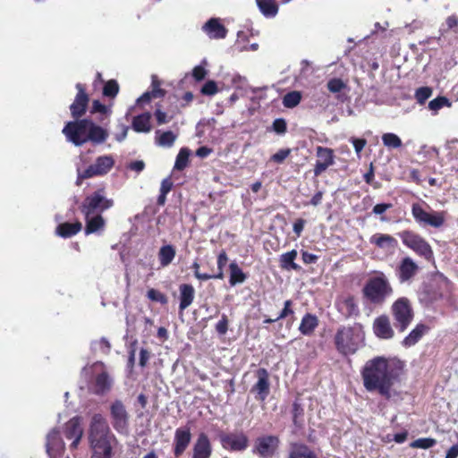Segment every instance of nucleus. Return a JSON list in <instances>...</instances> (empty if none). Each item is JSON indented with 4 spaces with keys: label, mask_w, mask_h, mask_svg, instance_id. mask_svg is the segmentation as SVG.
Returning <instances> with one entry per match:
<instances>
[{
    "label": "nucleus",
    "mask_w": 458,
    "mask_h": 458,
    "mask_svg": "<svg viewBox=\"0 0 458 458\" xmlns=\"http://www.w3.org/2000/svg\"><path fill=\"white\" fill-rule=\"evenodd\" d=\"M401 367L398 361L381 357L367 361L361 375L364 387L369 391H377L389 399L396 394L395 386L399 382Z\"/></svg>",
    "instance_id": "nucleus-1"
},
{
    "label": "nucleus",
    "mask_w": 458,
    "mask_h": 458,
    "mask_svg": "<svg viewBox=\"0 0 458 458\" xmlns=\"http://www.w3.org/2000/svg\"><path fill=\"white\" fill-rule=\"evenodd\" d=\"M90 458H114L118 440L101 414L91 417L89 428Z\"/></svg>",
    "instance_id": "nucleus-2"
},
{
    "label": "nucleus",
    "mask_w": 458,
    "mask_h": 458,
    "mask_svg": "<svg viewBox=\"0 0 458 458\" xmlns=\"http://www.w3.org/2000/svg\"><path fill=\"white\" fill-rule=\"evenodd\" d=\"M62 131L67 140L75 146H81L89 141L96 145L102 144L109 136L106 129L89 119L69 122Z\"/></svg>",
    "instance_id": "nucleus-3"
},
{
    "label": "nucleus",
    "mask_w": 458,
    "mask_h": 458,
    "mask_svg": "<svg viewBox=\"0 0 458 458\" xmlns=\"http://www.w3.org/2000/svg\"><path fill=\"white\" fill-rule=\"evenodd\" d=\"M364 339L361 327H343L338 329L335 336V344L337 350L343 354L354 353Z\"/></svg>",
    "instance_id": "nucleus-4"
},
{
    "label": "nucleus",
    "mask_w": 458,
    "mask_h": 458,
    "mask_svg": "<svg viewBox=\"0 0 458 458\" xmlns=\"http://www.w3.org/2000/svg\"><path fill=\"white\" fill-rule=\"evenodd\" d=\"M365 297L374 304H382L393 293V288L384 274L371 277L363 289Z\"/></svg>",
    "instance_id": "nucleus-5"
},
{
    "label": "nucleus",
    "mask_w": 458,
    "mask_h": 458,
    "mask_svg": "<svg viewBox=\"0 0 458 458\" xmlns=\"http://www.w3.org/2000/svg\"><path fill=\"white\" fill-rule=\"evenodd\" d=\"M114 163L115 161L112 155L99 156L96 158L94 163L89 165L84 171H81L80 168L77 169V184H80L81 181L83 179L107 174L114 167Z\"/></svg>",
    "instance_id": "nucleus-6"
},
{
    "label": "nucleus",
    "mask_w": 458,
    "mask_h": 458,
    "mask_svg": "<svg viewBox=\"0 0 458 458\" xmlns=\"http://www.w3.org/2000/svg\"><path fill=\"white\" fill-rule=\"evenodd\" d=\"M83 372L95 376L92 390L97 394H105L112 387L113 380L109 377L104 363L96 362L89 367H85Z\"/></svg>",
    "instance_id": "nucleus-7"
},
{
    "label": "nucleus",
    "mask_w": 458,
    "mask_h": 458,
    "mask_svg": "<svg viewBox=\"0 0 458 458\" xmlns=\"http://www.w3.org/2000/svg\"><path fill=\"white\" fill-rule=\"evenodd\" d=\"M114 205L112 199H107L104 190H98L87 196L81 205V212L84 216L101 213Z\"/></svg>",
    "instance_id": "nucleus-8"
},
{
    "label": "nucleus",
    "mask_w": 458,
    "mask_h": 458,
    "mask_svg": "<svg viewBox=\"0 0 458 458\" xmlns=\"http://www.w3.org/2000/svg\"><path fill=\"white\" fill-rule=\"evenodd\" d=\"M411 214L418 224L422 225H429L435 228L441 227L445 221V211L428 212L417 203L412 205Z\"/></svg>",
    "instance_id": "nucleus-9"
},
{
    "label": "nucleus",
    "mask_w": 458,
    "mask_h": 458,
    "mask_svg": "<svg viewBox=\"0 0 458 458\" xmlns=\"http://www.w3.org/2000/svg\"><path fill=\"white\" fill-rule=\"evenodd\" d=\"M110 419L113 428L119 434L128 435L130 416L122 401L115 400L111 403Z\"/></svg>",
    "instance_id": "nucleus-10"
},
{
    "label": "nucleus",
    "mask_w": 458,
    "mask_h": 458,
    "mask_svg": "<svg viewBox=\"0 0 458 458\" xmlns=\"http://www.w3.org/2000/svg\"><path fill=\"white\" fill-rule=\"evenodd\" d=\"M392 312L401 331H404L413 318L412 309L407 298L397 299L392 305Z\"/></svg>",
    "instance_id": "nucleus-11"
},
{
    "label": "nucleus",
    "mask_w": 458,
    "mask_h": 458,
    "mask_svg": "<svg viewBox=\"0 0 458 458\" xmlns=\"http://www.w3.org/2000/svg\"><path fill=\"white\" fill-rule=\"evenodd\" d=\"M404 245L413 250L417 254L429 259L433 251L429 244L419 234L410 231H404L400 234Z\"/></svg>",
    "instance_id": "nucleus-12"
},
{
    "label": "nucleus",
    "mask_w": 458,
    "mask_h": 458,
    "mask_svg": "<svg viewBox=\"0 0 458 458\" xmlns=\"http://www.w3.org/2000/svg\"><path fill=\"white\" fill-rule=\"evenodd\" d=\"M278 445V437L275 436H263L256 439L253 452L262 458H270L276 454Z\"/></svg>",
    "instance_id": "nucleus-13"
},
{
    "label": "nucleus",
    "mask_w": 458,
    "mask_h": 458,
    "mask_svg": "<svg viewBox=\"0 0 458 458\" xmlns=\"http://www.w3.org/2000/svg\"><path fill=\"white\" fill-rule=\"evenodd\" d=\"M221 444L225 449L242 452L249 446V438L242 432H232L221 437Z\"/></svg>",
    "instance_id": "nucleus-14"
},
{
    "label": "nucleus",
    "mask_w": 458,
    "mask_h": 458,
    "mask_svg": "<svg viewBox=\"0 0 458 458\" xmlns=\"http://www.w3.org/2000/svg\"><path fill=\"white\" fill-rule=\"evenodd\" d=\"M201 30L210 39H224L228 32L220 18H210L202 25Z\"/></svg>",
    "instance_id": "nucleus-15"
},
{
    "label": "nucleus",
    "mask_w": 458,
    "mask_h": 458,
    "mask_svg": "<svg viewBox=\"0 0 458 458\" xmlns=\"http://www.w3.org/2000/svg\"><path fill=\"white\" fill-rule=\"evenodd\" d=\"M191 440V429L188 427L178 428L174 432V454L181 456L187 449Z\"/></svg>",
    "instance_id": "nucleus-16"
},
{
    "label": "nucleus",
    "mask_w": 458,
    "mask_h": 458,
    "mask_svg": "<svg viewBox=\"0 0 458 458\" xmlns=\"http://www.w3.org/2000/svg\"><path fill=\"white\" fill-rule=\"evenodd\" d=\"M83 435L81 419L74 417L71 419L65 425L64 436L67 439L72 440L71 448L76 449Z\"/></svg>",
    "instance_id": "nucleus-17"
},
{
    "label": "nucleus",
    "mask_w": 458,
    "mask_h": 458,
    "mask_svg": "<svg viewBox=\"0 0 458 458\" xmlns=\"http://www.w3.org/2000/svg\"><path fill=\"white\" fill-rule=\"evenodd\" d=\"M317 157L318 160L314 168L316 176L321 174L334 164V152L331 148L319 146L317 148Z\"/></svg>",
    "instance_id": "nucleus-18"
},
{
    "label": "nucleus",
    "mask_w": 458,
    "mask_h": 458,
    "mask_svg": "<svg viewBox=\"0 0 458 458\" xmlns=\"http://www.w3.org/2000/svg\"><path fill=\"white\" fill-rule=\"evenodd\" d=\"M64 451V443L57 430L53 429L47 437V452L50 458H60Z\"/></svg>",
    "instance_id": "nucleus-19"
},
{
    "label": "nucleus",
    "mask_w": 458,
    "mask_h": 458,
    "mask_svg": "<svg viewBox=\"0 0 458 458\" xmlns=\"http://www.w3.org/2000/svg\"><path fill=\"white\" fill-rule=\"evenodd\" d=\"M327 89L335 95L336 100L344 103L348 99L350 89L347 81L340 78L329 79L327 82Z\"/></svg>",
    "instance_id": "nucleus-20"
},
{
    "label": "nucleus",
    "mask_w": 458,
    "mask_h": 458,
    "mask_svg": "<svg viewBox=\"0 0 458 458\" xmlns=\"http://www.w3.org/2000/svg\"><path fill=\"white\" fill-rule=\"evenodd\" d=\"M212 445L207 434L199 433L192 448L191 458H210Z\"/></svg>",
    "instance_id": "nucleus-21"
},
{
    "label": "nucleus",
    "mask_w": 458,
    "mask_h": 458,
    "mask_svg": "<svg viewBox=\"0 0 458 458\" xmlns=\"http://www.w3.org/2000/svg\"><path fill=\"white\" fill-rule=\"evenodd\" d=\"M76 89H78V93L73 103L70 106V110L72 115L75 118H78L84 114L89 103V97L81 83H77Z\"/></svg>",
    "instance_id": "nucleus-22"
},
{
    "label": "nucleus",
    "mask_w": 458,
    "mask_h": 458,
    "mask_svg": "<svg viewBox=\"0 0 458 458\" xmlns=\"http://www.w3.org/2000/svg\"><path fill=\"white\" fill-rule=\"evenodd\" d=\"M258 381L252 387V391L257 394V399L264 401L269 394V376L265 369H259L257 371Z\"/></svg>",
    "instance_id": "nucleus-23"
},
{
    "label": "nucleus",
    "mask_w": 458,
    "mask_h": 458,
    "mask_svg": "<svg viewBox=\"0 0 458 458\" xmlns=\"http://www.w3.org/2000/svg\"><path fill=\"white\" fill-rule=\"evenodd\" d=\"M375 335L382 339H390L394 336V330L390 320L386 316H381L375 319L373 324Z\"/></svg>",
    "instance_id": "nucleus-24"
},
{
    "label": "nucleus",
    "mask_w": 458,
    "mask_h": 458,
    "mask_svg": "<svg viewBox=\"0 0 458 458\" xmlns=\"http://www.w3.org/2000/svg\"><path fill=\"white\" fill-rule=\"evenodd\" d=\"M369 242L388 252H394L397 247L396 239L389 234L376 233L370 237Z\"/></svg>",
    "instance_id": "nucleus-25"
},
{
    "label": "nucleus",
    "mask_w": 458,
    "mask_h": 458,
    "mask_svg": "<svg viewBox=\"0 0 458 458\" xmlns=\"http://www.w3.org/2000/svg\"><path fill=\"white\" fill-rule=\"evenodd\" d=\"M417 271V264L411 258H404L398 268V278L401 283H404L413 277Z\"/></svg>",
    "instance_id": "nucleus-26"
},
{
    "label": "nucleus",
    "mask_w": 458,
    "mask_h": 458,
    "mask_svg": "<svg viewBox=\"0 0 458 458\" xmlns=\"http://www.w3.org/2000/svg\"><path fill=\"white\" fill-rule=\"evenodd\" d=\"M85 234L101 233L104 231L106 222L99 214L85 216Z\"/></svg>",
    "instance_id": "nucleus-27"
},
{
    "label": "nucleus",
    "mask_w": 458,
    "mask_h": 458,
    "mask_svg": "<svg viewBox=\"0 0 458 458\" xmlns=\"http://www.w3.org/2000/svg\"><path fill=\"white\" fill-rule=\"evenodd\" d=\"M151 114L143 113L133 118L132 129L137 132H149L151 131Z\"/></svg>",
    "instance_id": "nucleus-28"
},
{
    "label": "nucleus",
    "mask_w": 458,
    "mask_h": 458,
    "mask_svg": "<svg viewBox=\"0 0 458 458\" xmlns=\"http://www.w3.org/2000/svg\"><path fill=\"white\" fill-rule=\"evenodd\" d=\"M195 290L191 284H182L180 286V310H184L193 301Z\"/></svg>",
    "instance_id": "nucleus-29"
},
{
    "label": "nucleus",
    "mask_w": 458,
    "mask_h": 458,
    "mask_svg": "<svg viewBox=\"0 0 458 458\" xmlns=\"http://www.w3.org/2000/svg\"><path fill=\"white\" fill-rule=\"evenodd\" d=\"M177 139V134L172 131H162L160 130L155 132L156 144L162 148H171Z\"/></svg>",
    "instance_id": "nucleus-30"
},
{
    "label": "nucleus",
    "mask_w": 458,
    "mask_h": 458,
    "mask_svg": "<svg viewBox=\"0 0 458 458\" xmlns=\"http://www.w3.org/2000/svg\"><path fill=\"white\" fill-rule=\"evenodd\" d=\"M297 255L298 253L295 250L283 253L279 259L281 267L288 271L299 270L301 268L300 266L294 262V260L297 258Z\"/></svg>",
    "instance_id": "nucleus-31"
},
{
    "label": "nucleus",
    "mask_w": 458,
    "mask_h": 458,
    "mask_svg": "<svg viewBox=\"0 0 458 458\" xmlns=\"http://www.w3.org/2000/svg\"><path fill=\"white\" fill-rule=\"evenodd\" d=\"M176 250L171 244L164 245L158 251V259L163 267H167L175 258Z\"/></svg>",
    "instance_id": "nucleus-32"
},
{
    "label": "nucleus",
    "mask_w": 458,
    "mask_h": 458,
    "mask_svg": "<svg viewBox=\"0 0 458 458\" xmlns=\"http://www.w3.org/2000/svg\"><path fill=\"white\" fill-rule=\"evenodd\" d=\"M82 228V225L80 222H76L73 224L64 223L57 226L56 233L59 236L64 238H68L75 235L79 233Z\"/></svg>",
    "instance_id": "nucleus-33"
},
{
    "label": "nucleus",
    "mask_w": 458,
    "mask_h": 458,
    "mask_svg": "<svg viewBox=\"0 0 458 458\" xmlns=\"http://www.w3.org/2000/svg\"><path fill=\"white\" fill-rule=\"evenodd\" d=\"M318 325V318L315 315L308 313L302 318L299 330L303 335H310Z\"/></svg>",
    "instance_id": "nucleus-34"
},
{
    "label": "nucleus",
    "mask_w": 458,
    "mask_h": 458,
    "mask_svg": "<svg viewBox=\"0 0 458 458\" xmlns=\"http://www.w3.org/2000/svg\"><path fill=\"white\" fill-rule=\"evenodd\" d=\"M257 4L266 17H275L278 13V6L276 0H256Z\"/></svg>",
    "instance_id": "nucleus-35"
},
{
    "label": "nucleus",
    "mask_w": 458,
    "mask_h": 458,
    "mask_svg": "<svg viewBox=\"0 0 458 458\" xmlns=\"http://www.w3.org/2000/svg\"><path fill=\"white\" fill-rule=\"evenodd\" d=\"M247 42H248V34L243 31H238L237 39L235 41V48L239 52L257 51L259 49L258 43H252L250 45H247Z\"/></svg>",
    "instance_id": "nucleus-36"
},
{
    "label": "nucleus",
    "mask_w": 458,
    "mask_h": 458,
    "mask_svg": "<svg viewBox=\"0 0 458 458\" xmlns=\"http://www.w3.org/2000/svg\"><path fill=\"white\" fill-rule=\"evenodd\" d=\"M289 458H318L308 446L303 445H293L291 448Z\"/></svg>",
    "instance_id": "nucleus-37"
},
{
    "label": "nucleus",
    "mask_w": 458,
    "mask_h": 458,
    "mask_svg": "<svg viewBox=\"0 0 458 458\" xmlns=\"http://www.w3.org/2000/svg\"><path fill=\"white\" fill-rule=\"evenodd\" d=\"M425 326L418 325L403 341V344L405 347H411L414 345L422 337L425 332Z\"/></svg>",
    "instance_id": "nucleus-38"
},
{
    "label": "nucleus",
    "mask_w": 458,
    "mask_h": 458,
    "mask_svg": "<svg viewBox=\"0 0 458 458\" xmlns=\"http://www.w3.org/2000/svg\"><path fill=\"white\" fill-rule=\"evenodd\" d=\"M230 268V284L232 286L237 284H242L246 280V276L240 268V267L235 263L232 262L229 266Z\"/></svg>",
    "instance_id": "nucleus-39"
},
{
    "label": "nucleus",
    "mask_w": 458,
    "mask_h": 458,
    "mask_svg": "<svg viewBox=\"0 0 458 458\" xmlns=\"http://www.w3.org/2000/svg\"><path fill=\"white\" fill-rule=\"evenodd\" d=\"M190 155H191V150L189 148H181L176 157L174 169L180 170V171L183 170L188 165Z\"/></svg>",
    "instance_id": "nucleus-40"
},
{
    "label": "nucleus",
    "mask_w": 458,
    "mask_h": 458,
    "mask_svg": "<svg viewBox=\"0 0 458 458\" xmlns=\"http://www.w3.org/2000/svg\"><path fill=\"white\" fill-rule=\"evenodd\" d=\"M383 144L391 148H397L402 146L401 139L394 133L387 132L382 135Z\"/></svg>",
    "instance_id": "nucleus-41"
},
{
    "label": "nucleus",
    "mask_w": 458,
    "mask_h": 458,
    "mask_svg": "<svg viewBox=\"0 0 458 458\" xmlns=\"http://www.w3.org/2000/svg\"><path fill=\"white\" fill-rule=\"evenodd\" d=\"M301 95L299 91H292L287 93L283 98V104L285 107H295L301 101Z\"/></svg>",
    "instance_id": "nucleus-42"
},
{
    "label": "nucleus",
    "mask_w": 458,
    "mask_h": 458,
    "mask_svg": "<svg viewBox=\"0 0 458 458\" xmlns=\"http://www.w3.org/2000/svg\"><path fill=\"white\" fill-rule=\"evenodd\" d=\"M451 105L452 104H451V102L449 101V99L447 98H445V97H437V98L432 99L428 103V108H429V110L434 112V114H437V111L440 110L442 107H444V106L450 107Z\"/></svg>",
    "instance_id": "nucleus-43"
},
{
    "label": "nucleus",
    "mask_w": 458,
    "mask_h": 458,
    "mask_svg": "<svg viewBox=\"0 0 458 458\" xmlns=\"http://www.w3.org/2000/svg\"><path fill=\"white\" fill-rule=\"evenodd\" d=\"M340 310H345L346 316H351L353 313H356L358 310L357 305L355 304V301L352 298L344 299L341 303Z\"/></svg>",
    "instance_id": "nucleus-44"
},
{
    "label": "nucleus",
    "mask_w": 458,
    "mask_h": 458,
    "mask_svg": "<svg viewBox=\"0 0 458 458\" xmlns=\"http://www.w3.org/2000/svg\"><path fill=\"white\" fill-rule=\"evenodd\" d=\"M118 91H119L118 83L114 80L108 81L103 89V94L106 97L114 98L117 95Z\"/></svg>",
    "instance_id": "nucleus-45"
},
{
    "label": "nucleus",
    "mask_w": 458,
    "mask_h": 458,
    "mask_svg": "<svg viewBox=\"0 0 458 458\" xmlns=\"http://www.w3.org/2000/svg\"><path fill=\"white\" fill-rule=\"evenodd\" d=\"M432 95V89L428 87L419 88L415 92V98L419 104L422 105Z\"/></svg>",
    "instance_id": "nucleus-46"
},
{
    "label": "nucleus",
    "mask_w": 458,
    "mask_h": 458,
    "mask_svg": "<svg viewBox=\"0 0 458 458\" xmlns=\"http://www.w3.org/2000/svg\"><path fill=\"white\" fill-rule=\"evenodd\" d=\"M436 445V440L433 438H419L411 444V447L428 449Z\"/></svg>",
    "instance_id": "nucleus-47"
},
{
    "label": "nucleus",
    "mask_w": 458,
    "mask_h": 458,
    "mask_svg": "<svg viewBox=\"0 0 458 458\" xmlns=\"http://www.w3.org/2000/svg\"><path fill=\"white\" fill-rule=\"evenodd\" d=\"M218 92L217 85L214 81H208L201 89V93L206 96H214Z\"/></svg>",
    "instance_id": "nucleus-48"
},
{
    "label": "nucleus",
    "mask_w": 458,
    "mask_h": 458,
    "mask_svg": "<svg viewBox=\"0 0 458 458\" xmlns=\"http://www.w3.org/2000/svg\"><path fill=\"white\" fill-rule=\"evenodd\" d=\"M290 148L280 149L271 157V160L276 163L281 164L285 160V158L290 155Z\"/></svg>",
    "instance_id": "nucleus-49"
},
{
    "label": "nucleus",
    "mask_w": 458,
    "mask_h": 458,
    "mask_svg": "<svg viewBox=\"0 0 458 458\" xmlns=\"http://www.w3.org/2000/svg\"><path fill=\"white\" fill-rule=\"evenodd\" d=\"M147 296L148 299H150L151 301H158V302H161V303H165L166 302V298L165 296L161 293L160 292L155 290V289H150L148 291V293H147Z\"/></svg>",
    "instance_id": "nucleus-50"
},
{
    "label": "nucleus",
    "mask_w": 458,
    "mask_h": 458,
    "mask_svg": "<svg viewBox=\"0 0 458 458\" xmlns=\"http://www.w3.org/2000/svg\"><path fill=\"white\" fill-rule=\"evenodd\" d=\"M216 329L220 335H225L227 332L228 320L226 315H222L221 319L217 322L216 326Z\"/></svg>",
    "instance_id": "nucleus-51"
},
{
    "label": "nucleus",
    "mask_w": 458,
    "mask_h": 458,
    "mask_svg": "<svg viewBox=\"0 0 458 458\" xmlns=\"http://www.w3.org/2000/svg\"><path fill=\"white\" fill-rule=\"evenodd\" d=\"M207 75V70L203 65H197L192 70V76L196 81L203 80Z\"/></svg>",
    "instance_id": "nucleus-52"
},
{
    "label": "nucleus",
    "mask_w": 458,
    "mask_h": 458,
    "mask_svg": "<svg viewBox=\"0 0 458 458\" xmlns=\"http://www.w3.org/2000/svg\"><path fill=\"white\" fill-rule=\"evenodd\" d=\"M93 350H102L104 352H108L110 349V344L106 338H102L99 341L94 342L92 344Z\"/></svg>",
    "instance_id": "nucleus-53"
},
{
    "label": "nucleus",
    "mask_w": 458,
    "mask_h": 458,
    "mask_svg": "<svg viewBox=\"0 0 458 458\" xmlns=\"http://www.w3.org/2000/svg\"><path fill=\"white\" fill-rule=\"evenodd\" d=\"M273 130L279 134L286 131V123L284 119H276L273 123Z\"/></svg>",
    "instance_id": "nucleus-54"
},
{
    "label": "nucleus",
    "mask_w": 458,
    "mask_h": 458,
    "mask_svg": "<svg viewBox=\"0 0 458 458\" xmlns=\"http://www.w3.org/2000/svg\"><path fill=\"white\" fill-rule=\"evenodd\" d=\"M155 116L158 124L167 123L171 120V118H168L167 114L160 109L156 110Z\"/></svg>",
    "instance_id": "nucleus-55"
},
{
    "label": "nucleus",
    "mask_w": 458,
    "mask_h": 458,
    "mask_svg": "<svg viewBox=\"0 0 458 458\" xmlns=\"http://www.w3.org/2000/svg\"><path fill=\"white\" fill-rule=\"evenodd\" d=\"M92 113H101L106 114L108 112V108L101 104L98 100H94L92 103Z\"/></svg>",
    "instance_id": "nucleus-56"
},
{
    "label": "nucleus",
    "mask_w": 458,
    "mask_h": 458,
    "mask_svg": "<svg viewBox=\"0 0 458 458\" xmlns=\"http://www.w3.org/2000/svg\"><path fill=\"white\" fill-rule=\"evenodd\" d=\"M351 140L353 144L356 153L359 155L360 151L363 149V148L366 146V140L352 138Z\"/></svg>",
    "instance_id": "nucleus-57"
},
{
    "label": "nucleus",
    "mask_w": 458,
    "mask_h": 458,
    "mask_svg": "<svg viewBox=\"0 0 458 458\" xmlns=\"http://www.w3.org/2000/svg\"><path fill=\"white\" fill-rule=\"evenodd\" d=\"M292 301L290 300H287L284 301V307L283 310L281 311L280 315L278 316L279 319L284 318L290 314L293 313V310L291 309Z\"/></svg>",
    "instance_id": "nucleus-58"
},
{
    "label": "nucleus",
    "mask_w": 458,
    "mask_h": 458,
    "mask_svg": "<svg viewBox=\"0 0 458 458\" xmlns=\"http://www.w3.org/2000/svg\"><path fill=\"white\" fill-rule=\"evenodd\" d=\"M173 187V182L170 178H165L160 186V192L167 194Z\"/></svg>",
    "instance_id": "nucleus-59"
},
{
    "label": "nucleus",
    "mask_w": 458,
    "mask_h": 458,
    "mask_svg": "<svg viewBox=\"0 0 458 458\" xmlns=\"http://www.w3.org/2000/svg\"><path fill=\"white\" fill-rule=\"evenodd\" d=\"M128 167L131 170H133L137 173H140L144 169L145 164L142 160H136V161L130 163Z\"/></svg>",
    "instance_id": "nucleus-60"
},
{
    "label": "nucleus",
    "mask_w": 458,
    "mask_h": 458,
    "mask_svg": "<svg viewBox=\"0 0 458 458\" xmlns=\"http://www.w3.org/2000/svg\"><path fill=\"white\" fill-rule=\"evenodd\" d=\"M318 256L307 251L302 252V260L305 264H313L318 260Z\"/></svg>",
    "instance_id": "nucleus-61"
},
{
    "label": "nucleus",
    "mask_w": 458,
    "mask_h": 458,
    "mask_svg": "<svg viewBox=\"0 0 458 458\" xmlns=\"http://www.w3.org/2000/svg\"><path fill=\"white\" fill-rule=\"evenodd\" d=\"M391 208H392V204H385V203L377 204L373 208V212L375 214H377V215H380V214H383L384 212H386L387 209H389Z\"/></svg>",
    "instance_id": "nucleus-62"
},
{
    "label": "nucleus",
    "mask_w": 458,
    "mask_h": 458,
    "mask_svg": "<svg viewBox=\"0 0 458 458\" xmlns=\"http://www.w3.org/2000/svg\"><path fill=\"white\" fill-rule=\"evenodd\" d=\"M149 352L146 349H141L140 352V365L145 367L149 360Z\"/></svg>",
    "instance_id": "nucleus-63"
},
{
    "label": "nucleus",
    "mask_w": 458,
    "mask_h": 458,
    "mask_svg": "<svg viewBox=\"0 0 458 458\" xmlns=\"http://www.w3.org/2000/svg\"><path fill=\"white\" fill-rule=\"evenodd\" d=\"M458 457V445H453L446 453L445 458Z\"/></svg>",
    "instance_id": "nucleus-64"
}]
</instances>
